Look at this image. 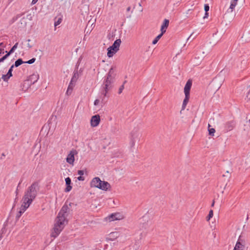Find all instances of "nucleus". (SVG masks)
Returning a JSON list of instances; mask_svg holds the SVG:
<instances>
[{
	"label": "nucleus",
	"mask_w": 250,
	"mask_h": 250,
	"mask_svg": "<svg viewBox=\"0 0 250 250\" xmlns=\"http://www.w3.org/2000/svg\"><path fill=\"white\" fill-rule=\"evenodd\" d=\"M71 203H70V204H69V205L70 206H71Z\"/></svg>",
	"instance_id": "nucleus-62"
},
{
	"label": "nucleus",
	"mask_w": 250,
	"mask_h": 250,
	"mask_svg": "<svg viewBox=\"0 0 250 250\" xmlns=\"http://www.w3.org/2000/svg\"><path fill=\"white\" fill-rule=\"evenodd\" d=\"M121 42V39H117L113 44L108 48L107 56L109 58L112 57L119 50Z\"/></svg>",
	"instance_id": "nucleus-4"
},
{
	"label": "nucleus",
	"mask_w": 250,
	"mask_h": 250,
	"mask_svg": "<svg viewBox=\"0 0 250 250\" xmlns=\"http://www.w3.org/2000/svg\"><path fill=\"white\" fill-rule=\"evenodd\" d=\"M233 250H237V249H236V248L234 247V248Z\"/></svg>",
	"instance_id": "nucleus-61"
},
{
	"label": "nucleus",
	"mask_w": 250,
	"mask_h": 250,
	"mask_svg": "<svg viewBox=\"0 0 250 250\" xmlns=\"http://www.w3.org/2000/svg\"><path fill=\"white\" fill-rule=\"evenodd\" d=\"M79 65V64H78L76 65L77 70H75L74 71L73 76L71 80V81L72 82H73L74 83H76V82L77 81V80H78V79L79 78V73L78 71Z\"/></svg>",
	"instance_id": "nucleus-18"
},
{
	"label": "nucleus",
	"mask_w": 250,
	"mask_h": 250,
	"mask_svg": "<svg viewBox=\"0 0 250 250\" xmlns=\"http://www.w3.org/2000/svg\"><path fill=\"white\" fill-rule=\"evenodd\" d=\"M236 4H237V1L233 0V2H231V3L230 5L229 8L231 9V10H232L235 7Z\"/></svg>",
	"instance_id": "nucleus-32"
},
{
	"label": "nucleus",
	"mask_w": 250,
	"mask_h": 250,
	"mask_svg": "<svg viewBox=\"0 0 250 250\" xmlns=\"http://www.w3.org/2000/svg\"><path fill=\"white\" fill-rule=\"evenodd\" d=\"M55 221L56 223L54 224V227L51 234V236L54 238H56L62 231L65 222L64 221H59V219L58 218L56 219Z\"/></svg>",
	"instance_id": "nucleus-3"
},
{
	"label": "nucleus",
	"mask_w": 250,
	"mask_h": 250,
	"mask_svg": "<svg viewBox=\"0 0 250 250\" xmlns=\"http://www.w3.org/2000/svg\"><path fill=\"white\" fill-rule=\"evenodd\" d=\"M76 154L77 152L76 150H71L67 156L66 162L69 164H73L75 160L74 155Z\"/></svg>",
	"instance_id": "nucleus-8"
},
{
	"label": "nucleus",
	"mask_w": 250,
	"mask_h": 250,
	"mask_svg": "<svg viewBox=\"0 0 250 250\" xmlns=\"http://www.w3.org/2000/svg\"><path fill=\"white\" fill-rule=\"evenodd\" d=\"M120 216V215L119 213H112L108 216V219L109 221L119 220Z\"/></svg>",
	"instance_id": "nucleus-17"
},
{
	"label": "nucleus",
	"mask_w": 250,
	"mask_h": 250,
	"mask_svg": "<svg viewBox=\"0 0 250 250\" xmlns=\"http://www.w3.org/2000/svg\"><path fill=\"white\" fill-rule=\"evenodd\" d=\"M30 41H31V40H30V39H28V40H27V42H30Z\"/></svg>",
	"instance_id": "nucleus-60"
},
{
	"label": "nucleus",
	"mask_w": 250,
	"mask_h": 250,
	"mask_svg": "<svg viewBox=\"0 0 250 250\" xmlns=\"http://www.w3.org/2000/svg\"><path fill=\"white\" fill-rule=\"evenodd\" d=\"M39 78V75L37 73H34L29 76L27 80L29 81L30 84L32 85L37 82Z\"/></svg>",
	"instance_id": "nucleus-10"
},
{
	"label": "nucleus",
	"mask_w": 250,
	"mask_h": 250,
	"mask_svg": "<svg viewBox=\"0 0 250 250\" xmlns=\"http://www.w3.org/2000/svg\"><path fill=\"white\" fill-rule=\"evenodd\" d=\"M99 102H100L99 100L96 99L95 100L94 104L95 105H97L99 104Z\"/></svg>",
	"instance_id": "nucleus-43"
},
{
	"label": "nucleus",
	"mask_w": 250,
	"mask_h": 250,
	"mask_svg": "<svg viewBox=\"0 0 250 250\" xmlns=\"http://www.w3.org/2000/svg\"><path fill=\"white\" fill-rule=\"evenodd\" d=\"M124 89V84H122L120 87V88L119 89L118 94H120L122 92Z\"/></svg>",
	"instance_id": "nucleus-39"
},
{
	"label": "nucleus",
	"mask_w": 250,
	"mask_h": 250,
	"mask_svg": "<svg viewBox=\"0 0 250 250\" xmlns=\"http://www.w3.org/2000/svg\"><path fill=\"white\" fill-rule=\"evenodd\" d=\"M27 46L29 47V48H31L32 47V45H30L29 43H28L27 44Z\"/></svg>",
	"instance_id": "nucleus-54"
},
{
	"label": "nucleus",
	"mask_w": 250,
	"mask_h": 250,
	"mask_svg": "<svg viewBox=\"0 0 250 250\" xmlns=\"http://www.w3.org/2000/svg\"><path fill=\"white\" fill-rule=\"evenodd\" d=\"M162 34H159L158 35L153 41L152 44H155L157 43V42H158V41L160 39V38L162 37Z\"/></svg>",
	"instance_id": "nucleus-29"
},
{
	"label": "nucleus",
	"mask_w": 250,
	"mask_h": 250,
	"mask_svg": "<svg viewBox=\"0 0 250 250\" xmlns=\"http://www.w3.org/2000/svg\"><path fill=\"white\" fill-rule=\"evenodd\" d=\"M14 67V66L13 65H12L11 66V67H10V68L8 70V72L7 73L8 74V75H10L12 77V76H13L12 71H13V69Z\"/></svg>",
	"instance_id": "nucleus-33"
},
{
	"label": "nucleus",
	"mask_w": 250,
	"mask_h": 250,
	"mask_svg": "<svg viewBox=\"0 0 250 250\" xmlns=\"http://www.w3.org/2000/svg\"><path fill=\"white\" fill-rule=\"evenodd\" d=\"M208 16V12H205V16L204 17V19H205L206 18H207Z\"/></svg>",
	"instance_id": "nucleus-49"
},
{
	"label": "nucleus",
	"mask_w": 250,
	"mask_h": 250,
	"mask_svg": "<svg viewBox=\"0 0 250 250\" xmlns=\"http://www.w3.org/2000/svg\"><path fill=\"white\" fill-rule=\"evenodd\" d=\"M40 189L39 182L37 181L33 182L25 192L23 198L25 199L31 200V201L35 199L37 195V192Z\"/></svg>",
	"instance_id": "nucleus-1"
},
{
	"label": "nucleus",
	"mask_w": 250,
	"mask_h": 250,
	"mask_svg": "<svg viewBox=\"0 0 250 250\" xmlns=\"http://www.w3.org/2000/svg\"><path fill=\"white\" fill-rule=\"evenodd\" d=\"M224 81V79L223 77L219 74L212 80L210 84L212 86L214 87V88L216 89V90H218L222 85Z\"/></svg>",
	"instance_id": "nucleus-5"
},
{
	"label": "nucleus",
	"mask_w": 250,
	"mask_h": 250,
	"mask_svg": "<svg viewBox=\"0 0 250 250\" xmlns=\"http://www.w3.org/2000/svg\"><path fill=\"white\" fill-rule=\"evenodd\" d=\"M75 83L73 82L70 81L69 84L68 86V87H70L71 89L73 90L74 86H75Z\"/></svg>",
	"instance_id": "nucleus-34"
},
{
	"label": "nucleus",
	"mask_w": 250,
	"mask_h": 250,
	"mask_svg": "<svg viewBox=\"0 0 250 250\" xmlns=\"http://www.w3.org/2000/svg\"><path fill=\"white\" fill-rule=\"evenodd\" d=\"M62 19H61V18L58 19V21H57L55 22L54 26H57V25L60 24L61 23V22H62Z\"/></svg>",
	"instance_id": "nucleus-36"
},
{
	"label": "nucleus",
	"mask_w": 250,
	"mask_h": 250,
	"mask_svg": "<svg viewBox=\"0 0 250 250\" xmlns=\"http://www.w3.org/2000/svg\"><path fill=\"white\" fill-rule=\"evenodd\" d=\"M209 6L208 4H205L204 5V10L205 11V12H208L209 11Z\"/></svg>",
	"instance_id": "nucleus-35"
},
{
	"label": "nucleus",
	"mask_w": 250,
	"mask_h": 250,
	"mask_svg": "<svg viewBox=\"0 0 250 250\" xmlns=\"http://www.w3.org/2000/svg\"><path fill=\"white\" fill-rule=\"evenodd\" d=\"M234 123L233 121L227 122L225 125V130L226 131L231 130L234 126Z\"/></svg>",
	"instance_id": "nucleus-16"
},
{
	"label": "nucleus",
	"mask_w": 250,
	"mask_h": 250,
	"mask_svg": "<svg viewBox=\"0 0 250 250\" xmlns=\"http://www.w3.org/2000/svg\"><path fill=\"white\" fill-rule=\"evenodd\" d=\"M237 250H242L244 248V245L239 241V240L237 242L235 246L234 247Z\"/></svg>",
	"instance_id": "nucleus-24"
},
{
	"label": "nucleus",
	"mask_w": 250,
	"mask_h": 250,
	"mask_svg": "<svg viewBox=\"0 0 250 250\" xmlns=\"http://www.w3.org/2000/svg\"><path fill=\"white\" fill-rule=\"evenodd\" d=\"M192 34H191V35L188 38V41H189L190 40V39H191V37H192Z\"/></svg>",
	"instance_id": "nucleus-53"
},
{
	"label": "nucleus",
	"mask_w": 250,
	"mask_h": 250,
	"mask_svg": "<svg viewBox=\"0 0 250 250\" xmlns=\"http://www.w3.org/2000/svg\"><path fill=\"white\" fill-rule=\"evenodd\" d=\"M100 182H101V180L100 178L98 177L94 178L90 183L91 187L98 188L99 184L101 183Z\"/></svg>",
	"instance_id": "nucleus-14"
},
{
	"label": "nucleus",
	"mask_w": 250,
	"mask_h": 250,
	"mask_svg": "<svg viewBox=\"0 0 250 250\" xmlns=\"http://www.w3.org/2000/svg\"><path fill=\"white\" fill-rule=\"evenodd\" d=\"M69 210L70 208H68L67 205L65 204L63 206L57 217V218L59 219V221H66V218L67 216L66 213L69 212Z\"/></svg>",
	"instance_id": "nucleus-6"
},
{
	"label": "nucleus",
	"mask_w": 250,
	"mask_h": 250,
	"mask_svg": "<svg viewBox=\"0 0 250 250\" xmlns=\"http://www.w3.org/2000/svg\"><path fill=\"white\" fill-rule=\"evenodd\" d=\"M23 63H24V62H23L21 59L20 58L16 60L15 63L12 65L14 67H17Z\"/></svg>",
	"instance_id": "nucleus-23"
},
{
	"label": "nucleus",
	"mask_w": 250,
	"mask_h": 250,
	"mask_svg": "<svg viewBox=\"0 0 250 250\" xmlns=\"http://www.w3.org/2000/svg\"><path fill=\"white\" fill-rule=\"evenodd\" d=\"M21 182H22V181H20V183L18 184V187H17V190H16V193L17 195L18 193V188L20 187V184H21Z\"/></svg>",
	"instance_id": "nucleus-44"
},
{
	"label": "nucleus",
	"mask_w": 250,
	"mask_h": 250,
	"mask_svg": "<svg viewBox=\"0 0 250 250\" xmlns=\"http://www.w3.org/2000/svg\"><path fill=\"white\" fill-rule=\"evenodd\" d=\"M213 211L212 210H210L209 211V213L207 217H206V220L207 221H209V220L213 217Z\"/></svg>",
	"instance_id": "nucleus-28"
},
{
	"label": "nucleus",
	"mask_w": 250,
	"mask_h": 250,
	"mask_svg": "<svg viewBox=\"0 0 250 250\" xmlns=\"http://www.w3.org/2000/svg\"><path fill=\"white\" fill-rule=\"evenodd\" d=\"M247 98L248 99L250 100V90L248 92V94H247Z\"/></svg>",
	"instance_id": "nucleus-46"
},
{
	"label": "nucleus",
	"mask_w": 250,
	"mask_h": 250,
	"mask_svg": "<svg viewBox=\"0 0 250 250\" xmlns=\"http://www.w3.org/2000/svg\"><path fill=\"white\" fill-rule=\"evenodd\" d=\"M169 22L168 20L165 19L161 26L162 28H167L168 26Z\"/></svg>",
	"instance_id": "nucleus-26"
},
{
	"label": "nucleus",
	"mask_w": 250,
	"mask_h": 250,
	"mask_svg": "<svg viewBox=\"0 0 250 250\" xmlns=\"http://www.w3.org/2000/svg\"><path fill=\"white\" fill-rule=\"evenodd\" d=\"M5 60H6V59L5 58V57L4 56L1 57L0 59V63L1 62H3Z\"/></svg>",
	"instance_id": "nucleus-47"
},
{
	"label": "nucleus",
	"mask_w": 250,
	"mask_h": 250,
	"mask_svg": "<svg viewBox=\"0 0 250 250\" xmlns=\"http://www.w3.org/2000/svg\"><path fill=\"white\" fill-rule=\"evenodd\" d=\"M140 135L138 128L134 129L131 133L130 147L134 146L136 141L140 139Z\"/></svg>",
	"instance_id": "nucleus-7"
},
{
	"label": "nucleus",
	"mask_w": 250,
	"mask_h": 250,
	"mask_svg": "<svg viewBox=\"0 0 250 250\" xmlns=\"http://www.w3.org/2000/svg\"><path fill=\"white\" fill-rule=\"evenodd\" d=\"M23 213V211H22V210H20L19 211V212L18 213V214H17L16 215V218L17 219H19L21 216V214Z\"/></svg>",
	"instance_id": "nucleus-37"
},
{
	"label": "nucleus",
	"mask_w": 250,
	"mask_h": 250,
	"mask_svg": "<svg viewBox=\"0 0 250 250\" xmlns=\"http://www.w3.org/2000/svg\"><path fill=\"white\" fill-rule=\"evenodd\" d=\"M11 77V76L8 75V74L7 73L5 75H2L1 78L3 79L4 81L7 82L8 80L10 79V78Z\"/></svg>",
	"instance_id": "nucleus-27"
},
{
	"label": "nucleus",
	"mask_w": 250,
	"mask_h": 250,
	"mask_svg": "<svg viewBox=\"0 0 250 250\" xmlns=\"http://www.w3.org/2000/svg\"><path fill=\"white\" fill-rule=\"evenodd\" d=\"M190 95H185V98L183 101L182 106V110H183L185 109L188 103V102L189 99Z\"/></svg>",
	"instance_id": "nucleus-20"
},
{
	"label": "nucleus",
	"mask_w": 250,
	"mask_h": 250,
	"mask_svg": "<svg viewBox=\"0 0 250 250\" xmlns=\"http://www.w3.org/2000/svg\"><path fill=\"white\" fill-rule=\"evenodd\" d=\"M18 45V42H16L14 45L11 48L10 51L13 53L15 50L17 48Z\"/></svg>",
	"instance_id": "nucleus-30"
},
{
	"label": "nucleus",
	"mask_w": 250,
	"mask_h": 250,
	"mask_svg": "<svg viewBox=\"0 0 250 250\" xmlns=\"http://www.w3.org/2000/svg\"><path fill=\"white\" fill-rule=\"evenodd\" d=\"M31 85V84H30L29 81L26 80L24 81L22 84V89L25 91L29 88V87H30Z\"/></svg>",
	"instance_id": "nucleus-21"
},
{
	"label": "nucleus",
	"mask_w": 250,
	"mask_h": 250,
	"mask_svg": "<svg viewBox=\"0 0 250 250\" xmlns=\"http://www.w3.org/2000/svg\"><path fill=\"white\" fill-rule=\"evenodd\" d=\"M113 82L114 81L113 80L106 78L104 80L102 85V94L103 95L104 97L107 96L108 92L112 89Z\"/></svg>",
	"instance_id": "nucleus-2"
},
{
	"label": "nucleus",
	"mask_w": 250,
	"mask_h": 250,
	"mask_svg": "<svg viewBox=\"0 0 250 250\" xmlns=\"http://www.w3.org/2000/svg\"><path fill=\"white\" fill-rule=\"evenodd\" d=\"M83 171L82 170H79L78 171V174L80 176H83Z\"/></svg>",
	"instance_id": "nucleus-41"
},
{
	"label": "nucleus",
	"mask_w": 250,
	"mask_h": 250,
	"mask_svg": "<svg viewBox=\"0 0 250 250\" xmlns=\"http://www.w3.org/2000/svg\"><path fill=\"white\" fill-rule=\"evenodd\" d=\"M38 1V0H32L31 4L34 5L37 3V2Z\"/></svg>",
	"instance_id": "nucleus-48"
},
{
	"label": "nucleus",
	"mask_w": 250,
	"mask_h": 250,
	"mask_svg": "<svg viewBox=\"0 0 250 250\" xmlns=\"http://www.w3.org/2000/svg\"><path fill=\"white\" fill-rule=\"evenodd\" d=\"M82 72V70H81V69H80V70H79V73H81Z\"/></svg>",
	"instance_id": "nucleus-58"
},
{
	"label": "nucleus",
	"mask_w": 250,
	"mask_h": 250,
	"mask_svg": "<svg viewBox=\"0 0 250 250\" xmlns=\"http://www.w3.org/2000/svg\"><path fill=\"white\" fill-rule=\"evenodd\" d=\"M6 53L7 55L10 56L12 53L9 50V51H6Z\"/></svg>",
	"instance_id": "nucleus-50"
},
{
	"label": "nucleus",
	"mask_w": 250,
	"mask_h": 250,
	"mask_svg": "<svg viewBox=\"0 0 250 250\" xmlns=\"http://www.w3.org/2000/svg\"><path fill=\"white\" fill-rule=\"evenodd\" d=\"M115 76L114 73V70L113 68L112 67L107 74L106 78L110 79L111 80H113L114 81V78Z\"/></svg>",
	"instance_id": "nucleus-19"
},
{
	"label": "nucleus",
	"mask_w": 250,
	"mask_h": 250,
	"mask_svg": "<svg viewBox=\"0 0 250 250\" xmlns=\"http://www.w3.org/2000/svg\"><path fill=\"white\" fill-rule=\"evenodd\" d=\"M35 61H36V58H33L28 61L24 62V63H28V64H32L35 62Z\"/></svg>",
	"instance_id": "nucleus-31"
},
{
	"label": "nucleus",
	"mask_w": 250,
	"mask_h": 250,
	"mask_svg": "<svg viewBox=\"0 0 250 250\" xmlns=\"http://www.w3.org/2000/svg\"><path fill=\"white\" fill-rule=\"evenodd\" d=\"M166 29L167 28H162V27L161 26V33L160 34H162V35H163L166 32Z\"/></svg>",
	"instance_id": "nucleus-40"
},
{
	"label": "nucleus",
	"mask_w": 250,
	"mask_h": 250,
	"mask_svg": "<svg viewBox=\"0 0 250 250\" xmlns=\"http://www.w3.org/2000/svg\"><path fill=\"white\" fill-rule=\"evenodd\" d=\"M192 86V81L188 80L184 87V93L185 95H190V90Z\"/></svg>",
	"instance_id": "nucleus-12"
},
{
	"label": "nucleus",
	"mask_w": 250,
	"mask_h": 250,
	"mask_svg": "<svg viewBox=\"0 0 250 250\" xmlns=\"http://www.w3.org/2000/svg\"><path fill=\"white\" fill-rule=\"evenodd\" d=\"M72 89H71L70 87H68L67 88V90L66 91V94L67 95H70L72 92Z\"/></svg>",
	"instance_id": "nucleus-38"
},
{
	"label": "nucleus",
	"mask_w": 250,
	"mask_h": 250,
	"mask_svg": "<svg viewBox=\"0 0 250 250\" xmlns=\"http://www.w3.org/2000/svg\"><path fill=\"white\" fill-rule=\"evenodd\" d=\"M131 7L130 6L128 7L126 9V11L129 12L130 10Z\"/></svg>",
	"instance_id": "nucleus-52"
},
{
	"label": "nucleus",
	"mask_w": 250,
	"mask_h": 250,
	"mask_svg": "<svg viewBox=\"0 0 250 250\" xmlns=\"http://www.w3.org/2000/svg\"><path fill=\"white\" fill-rule=\"evenodd\" d=\"M22 200L23 201V204L21 205V209L20 210L23 211V212L25 211V210L29 207L30 205L32 203L31 200L26 199L22 198Z\"/></svg>",
	"instance_id": "nucleus-11"
},
{
	"label": "nucleus",
	"mask_w": 250,
	"mask_h": 250,
	"mask_svg": "<svg viewBox=\"0 0 250 250\" xmlns=\"http://www.w3.org/2000/svg\"><path fill=\"white\" fill-rule=\"evenodd\" d=\"M210 125L209 124L208 125V130L209 135L213 136L214 133L215 132V130L213 128H210Z\"/></svg>",
	"instance_id": "nucleus-25"
},
{
	"label": "nucleus",
	"mask_w": 250,
	"mask_h": 250,
	"mask_svg": "<svg viewBox=\"0 0 250 250\" xmlns=\"http://www.w3.org/2000/svg\"><path fill=\"white\" fill-rule=\"evenodd\" d=\"M100 116L97 114L93 116L91 119V125L93 127L97 126L100 123Z\"/></svg>",
	"instance_id": "nucleus-9"
},
{
	"label": "nucleus",
	"mask_w": 250,
	"mask_h": 250,
	"mask_svg": "<svg viewBox=\"0 0 250 250\" xmlns=\"http://www.w3.org/2000/svg\"><path fill=\"white\" fill-rule=\"evenodd\" d=\"M101 183L99 184L98 188L102 189L103 190H107L109 188H110V184L106 181H102Z\"/></svg>",
	"instance_id": "nucleus-13"
},
{
	"label": "nucleus",
	"mask_w": 250,
	"mask_h": 250,
	"mask_svg": "<svg viewBox=\"0 0 250 250\" xmlns=\"http://www.w3.org/2000/svg\"><path fill=\"white\" fill-rule=\"evenodd\" d=\"M226 174H227L228 175H223V177H225V176H227L229 178L230 176H229V171H226Z\"/></svg>",
	"instance_id": "nucleus-45"
},
{
	"label": "nucleus",
	"mask_w": 250,
	"mask_h": 250,
	"mask_svg": "<svg viewBox=\"0 0 250 250\" xmlns=\"http://www.w3.org/2000/svg\"><path fill=\"white\" fill-rule=\"evenodd\" d=\"M5 155L4 154V153H3L2 154H1V156L0 157V159H3V157H5Z\"/></svg>",
	"instance_id": "nucleus-51"
},
{
	"label": "nucleus",
	"mask_w": 250,
	"mask_h": 250,
	"mask_svg": "<svg viewBox=\"0 0 250 250\" xmlns=\"http://www.w3.org/2000/svg\"><path fill=\"white\" fill-rule=\"evenodd\" d=\"M65 181L66 187L65 188L64 191L66 192H68L70 191L72 188V186H71V180L70 178L68 177L65 179Z\"/></svg>",
	"instance_id": "nucleus-15"
},
{
	"label": "nucleus",
	"mask_w": 250,
	"mask_h": 250,
	"mask_svg": "<svg viewBox=\"0 0 250 250\" xmlns=\"http://www.w3.org/2000/svg\"><path fill=\"white\" fill-rule=\"evenodd\" d=\"M78 180L79 181H83L84 180V177L82 176H80L77 178Z\"/></svg>",
	"instance_id": "nucleus-42"
},
{
	"label": "nucleus",
	"mask_w": 250,
	"mask_h": 250,
	"mask_svg": "<svg viewBox=\"0 0 250 250\" xmlns=\"http://www.w3.org/2000/svg\"><path fill=\"white\" fill-rule=\"evenodd\" d=\"M214 201L213 200L212 203L211 204V206L212 207L214 206Z\"/></svg>",
	"instance_id": "nucleus-56"
},
{
	"label": "nucleus",
	"mask_w": 250,
	"mask_h": 250,
	"mask_svg": "<svg viewBox=\"0 0 250 250\" xmlns=\"http://www.w3.org/2000/svg\"><path fill=\"white\" fill-rule=\"evenodd\" d=\"M31 85V84H30L29 81L26 80L24 81L22 84V89L25 91L29 88V87H30Z\"/></svg>",
	"instance_id": "nucleus-22"
},
{
	"label": "nucleus",
	"mask_w": 250,
	"mask_h": 250,
	"mask_svg": "<svg viewBox=\"0 0 250 250\" xmlns=\"http://www.w3.org/2000/svg\"><path fill=\"white\" fill-rule=\"evenodd\" d=\"M127 82L126 81H125L123 83V84H124V85H125V84Z\"/></svg>",
	"instance_id": "nucleus-57"
},
{
	"label": "nucleus",
	"mask_w": 250,
	"mask_h": 250,
	"mask_svg": "<svg viewBox=\"0 0 250 250\" xmlns=\"http://www.w3.org/2000/svg\"><path fill=\"white\" fill-rule=\"evenodd\" d=\"M2 44H3V43H2V42L0 43V46H2Z\"/></svg>",
	"instance_id": "nucleus-59"
},
{
	"label": "nucleus",
	"mask_w": 250,
	"mask_h": 250,
	"mask_svg": "<svg viewBox=\"0 0 250 250\" xmlns=\"http://www.w3.org/2000/svg\"><path fill=\"white\" fill-rule=\"evenodd\" d=\"M6 59L9 56L7 55V54H5V55L3 56Z\"/></svg>",
	"instance_id": "nucleus-55"
}]
</instances>
